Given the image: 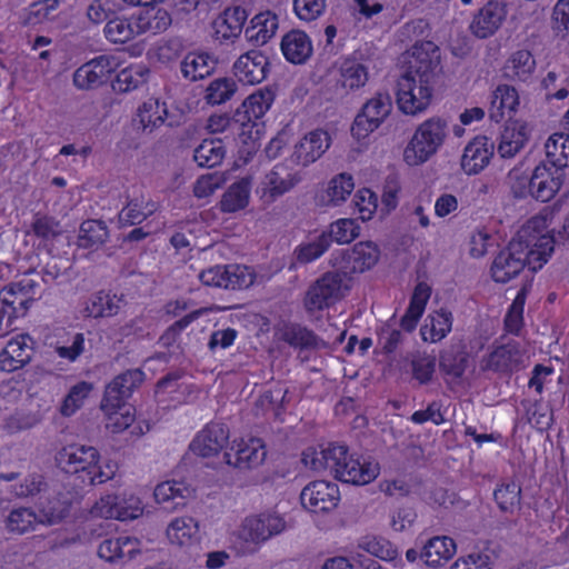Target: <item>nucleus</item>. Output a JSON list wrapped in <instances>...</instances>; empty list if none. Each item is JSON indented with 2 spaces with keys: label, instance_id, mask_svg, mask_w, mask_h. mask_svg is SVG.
Instances as JSON below:
<instances>
[{
  "label": "nucleus",
  "instance_id": "14",
  "mask_svg": "<svg viewBox=\"0 0 569 569\" xmlns=\"http://www.w3.org/2000/svg\"><path fill=\"white\" fill-rule=\"evenodd\" d=\"M302 507L315 513H326L337 508L340 490L336 482L317 480L308 483L300 493Z\"/></svg>",
  "mask_w": 569,
  "mask_h": 569
},
{
  "label": "nucleus",
  "instance_id": "64",
  "mask_svg": "<svg viewBox=\"0 0 569 569\" xmlns=\"http://www.w3.org/2000/svg\"><path fill=\"white\" fill-rule=\"evenodd\" d=\"M551 28L561 38L569 36V0H557L551 12Z\"/></svg>",
  "mask_w": 569,
  "mask_h": 569
},
{
  "label": "nucleus",
  "instance_id": "62",
  "mask_svg": "<svg viewBox=\"0 0 569 569\" xmlns=\"http://www.w3.org/2000/svg\"><path fill=\"white\" fill-rule=\"evenodd\" d=\"M119 496L114 493H108L100 497L99 500L90 509V516L92 518L101 519H114L119 520L118 511Z\"/></svg>",
  "mask_w": 569,
  "mask_h": 569
},
{
  "label": "nucleus",
  "instance_id": "25",
  "mask_svg": "<svg viewBox=\"0 0 569 569\" xmlns=\"http://www.w3.org/2000/svg\"><path fill=\"white\" fill-rule=\"evenodd\" d=\"M199 531L200 525L197 519L190 516H180L168 523L166 537L171 546L189 548L199 542Z\"/></svg>",
  "mask_w": 569,
  "mask_h": 569
},
{
  "label": "nucleus",
  "instance_id": "22",
  "mask_svg": "<svg viewBox=\"0 0 569 569\" xmlns=\"http://www.w3.org/2000/svg\"><path fill=\"white\" fill-rule=\"evenodd\" d=\"M563 174L558 168L538 164L531 177V197L541 202L551 200L562 184Z\"/></svg>",
  "mask_w": 569,
  "mask_h": 569
},
{
  "label": "nucleus",
  "instance_id": "32",
  "mask_svg": "<svg viewBox=\"0 0 569 569\" xmlns=\"http://www.w3.org/2000/svg\"><path fill=\"white\" fill-rule=\"evenodd\" d=\"M247 11L239 6L227 8L213 21V30L217 39L231 40L238 38L247 20Z\"/></svg>",
  "mask_w": 569,
  "mask_h": 569
},
{
  "label": "nucleus",
  "instance_id": "6",
  "mask_svg": "<svg viewBox=\"0 0 569 569\" xmlns=\"http://www.w3.org/2000/svg\"><path fill=\"white\" fill-rule=\"evenodd\" d=\"M348 289L345 274L327 272L308 288L303 306L308 312L328 309L341 300Z\"/></svg>",
  "mask_w": 569,
  "mask_h": 569
},
{
  "label": "nucleus",
  "instance_id": "27",
  "mask_svg": "<svg viewBox=\"0 0 569 569\" xmlns=\"http://www.w3.org/2000/svg\"><path fill=\"white\" fill-rule=\"evenodd\" d=\"M520 106L519 93L509 84H500L492 92L490 106V119L499 122L503 118H511Z\"/></svg>",
  "mask_w": 569,
  "mask_h": 569
},
{
  "label": "nucleus",
  "instance_id": "18",
  "mask_svg": "<svg viewBox=\"0 0 569 569\" xmlns=\"http://www.w3.org/2000/svg\"><path fill=\"white\" fill-rule=\"evenodd\" d=\"M32 345L28 333L12 337L0 351V370L10 373L26 367L32 359Z\"/></svg>",
  "mask_w": 569,
  "mask_h": 569
},
{
  "label": "nucleus",
  "instance_id": "41",
  "mask_svg": "<svg viewBox=\"0 0 569 569\" xmlns=\"http://www.w3.org/2000/svg\"><path fill=\"white\" fill-rule=\"evenodd\" d=\"M157 210V203L149 197L141 194L132 198L119 212V222L123 226L141 223Z\"/></svg>",
  "mask_w": 569,
  "mask_h": 569
},
{
  "label": "nucleus",
  "instance_id": "45",
  "mask_svg": "<svg viewBox=\"0 0 569 569\" xmlns=\"http://www.w3.org/2000/svg\"><path fill=\"white\" fill-rule=\"evenodd\" d=\"M536 70V60L530 51L518 50L507 60L505 71L507 77L526 82Z\"/></svg>",
  "mask_w": 569,
  "mask_h": 569
},
{
  "label": "nucleus",
  "instance_id": "47",
  "mask_svg": "<svg viewBox=\"0 0 569 569\" xmlns=\"http://www.w3.org/2000/svg\"><path fill=\"white\" fill-rule=\"evenodd\" d=\"M108 408L101 402V409L106 416V428L113 433H119L129 428L134 421V409L130 405L113 403Z\"/></svg>",
  "mask_w": 569,
  "mask_h": 569
},
{
  "label": "nucleus",
  "instance_id": "63",
  "mask_svg": "<svg viewBox=\"0 0 569 569\" xmlns=\"http://www.w3.org/2000/svg\"><path fill=\"white\" fill-rule=\"evenodd\" d=\"M58 0H41L32 3L26 12L27 24H38L50 19L51 13L58 9Z\"/></svg>",
  "mask_w": 569,
  "mask_h": 569
},
{
  "label": "nucleus",
  "instance_id": "55",
  "mask_svg": "<svg viewBox=\"0 0 569 569\" xmlns=\"http://www.w3.org/2000/svg\"><path fill=\"white\" fill-rule=\"evenodd\" d=\"M335 447H336L335 443H329L326 447L320 446V447L307 448L302 452L303 465L313 471H322V470L331 471V466H332L331 457H332Z\"/></svg>",
  "mask_w": 569,
  "mask_h": 569
},
{
  "label": "nucleus",
  "instance_id": "3",
  "mask_svg": "<svg viewBox=\"0 0 569 569\" xmlns=\"http://www.w3.org/2000/svg\"><path fill=\"white\" fill-rule=\"evenodd\" d=\"M58 466L70 473H82L92 486L102 485L116 477L118 463L112 459H102L96 447L70 443L56 455Z\"/></svg>",
  "mask_w": 569,
  "mask_h": 569
},
{
  "label": "nucleus",
  "instance_id": "8",
  "mask_svg": "<svg viewBox=\"0 0 569 569\" xmlns=\"http://www.w3.org/2000/svg\"><path fill=\"white\" fill-rule=\"evenodd\" d=\"M198 278L204 286L229 290L246 289L254 282L251 268L241 264L212 266L202 270Z\"/></svg>",
  "mask_w": 569,
  "mask_h": 569
},
{
  "label": "nucleus",
  "instance_id": "46",
  "mask_svg": "<svg viewBox=\"0 0 569 569\" xmlns=\"http://www.w3.org/2000/svg\"><path fill=\"white\" fill-rule=\"evenodd\" d=\"M379 256L380 251L376 243L361 241L352 247L348 254V261L353 272H363L378 262Z\"/></svg>",
  "mask_w": 569,
  "mask_h": 569
},
{
  "label": "nucleus",
  "instance_id": "40",
  "mask_svg": "<svg viewBox=\"0 0 569 569\" xmlns=\"http://www.w3.org/2000/svg\"><path fill=\"white\" fill-rule=\"evenodd\" d=\"M355 190V181L349 173H339L332 177L321 196V203L325 206H340L350 197Z\"/></svg>",
  "mask_w": 569,
  "mask_h": 569
},
{
  "label": "nucleus",
  "instance_id": "19",
  "mask_svg": "<svg viewBox=\"0 0 569 569\" xmlns=\"http://www.w3.org/2000/svg\"><path fill=\"white\" fill-rule=\"evenodd\" d=\"M228 439V428L223 423L212 422L197 433L189 448L198 457H213L224 448Z\"/></svg>",
  "mask_w": 569,
  "mask_h": 569
},
{
  "label": "nucleus",
  "instance_id": "54",
  "mask_svg": "<svg viewBox=\"0 0 569 569\" xmlns=\"http://www.w3.org/2000/svg\"><path fill=\"white\" fill-rule=\"evenodd\" d=\"M237 91V83L231 78H217L212 80L204 94L208 104L218 106L227 102Z\"/></svg>",
  "mask_w": 569,
  "mask_h": 569
},
{
  "label": "nucleus",
  "instance_id": "61",
  "mask_svg": "<svg viewBox=\"0 0 569 569\" xmlns=\"http://www.w3.org/2000/svg\"><path fill=\"white\" fill-rule=\"evenodd\" d=\"M493 559L489 550L472 551L459 557L451 569H492Z\"/></svg>",
  "mask_w": 569,
  "mask_h": 569
},
{
  "label": "nucleus",
  "instance_id": "1",
  "mask_svg": "<svg viewBox=\"0 0 569 569\" xmlns=\"http://www.w3.org/2000/svg\"><path fill=\"white\" fill-rule=\"evenodd\" d=\"M553 249L555 239L547 216H535L497 254L491 264V277L496 282L506 283L516 278L526 264L533 271L541 269Z\"/></svg>",
  "mask_w": 569,
  "mask_h": 569
},
{
  "label": "nucleus",
  "instance_id": "7",
  "mask_svg": "<svg viewBox=\"0 0 569 569\" xmlns=\"http://www.w3.org/2000/svg\"><path fill=\"white\" fill-rule=\"evenodd\" d=\"M300 181L301 176L297 170L280 162L261 177L256 192L263 203L270 204L290 192Z\"/></svg>",
  "mask_w": 569,
  "mask_h": 569
},
{
  "label": "nucleus",
  "instance_id": "35",
  "mask_svg": "<svg viewBox=\"0 0 569 569\" xmlns=\"http://www.w3.org/2000/svg\"><path fill=\"white\" fill-rule=\"evenodd\" d=\"M453 316L447 309H439L430 313L420 329L423 341L436 343L445 339L452 330Z\"/></svg>",
  "mask_w": 569,
  "mask_h": 569
},
{
  "label": "nucleus",
  "instance_id": "13",
  "mask_svg": "<svg viewBox=\"0 0 569 569\" xmlns=\"http://www.w3.org/2000/svg\"><path fill=\"white\" fill-rule=\"evenodd\" d=\"M527 355L521 345L516 340L493 346L491 351L480 360V369L483 371L508 372L523 366Z\"/></svg>",
  "mask_w": 569,
  "mask_h": 569
},
{
  "label": "nucleus",
  "instance_id": "16",
  "mask_svg": "<svg viewBox=\"0 0 569 569\" xmlns=\"http://www.w3.org/2000/svg\"><path fill=\"white\" fill-rule=\"evenodd\" d=\"M40 283L38 280L24 277L18 281H13L4 286L0 290V301L11 307L14 316L24 313L32 303L38 299Z\"/></svg>",
  "mask_w": 569,
  "mask_h": 569
},
{
  "label": "nucleus",
  "instance_id": "30",
  "mask_svg": "<svg viewBox=\"0 0 569 569\" xmlns=\"http://www.w3.org/2000/svg\"><path fill=\"white\" fill-rule=\"evenodd\" d=\"M529 128L526 122L513 120L506 124L498 144V153L502 158L515 157L527 143Z\"/></svg>",
  "mask_w": 569,
  "mask_h": 569
},
{
  "label": "nucleus",
  "instance_id": "49",
  "mask_svg": "<svg viewBox=\"0 0 569 569\" xmlns=\"http://www.w3.org/2000/svg\"><path fill=\"white\" fill-rule=\"evenodd\" d=\"M546 157L552 168L561 170L569 166V136L551 134L545 143Z\"/></svg>",
  "mask_w": 569,
  "mask_h": 569
},
{
  "label": "nucleus",
  "instance_id": "11",
  "mask_svg": "<svg viewBox=\"0 0 569 569\" xmlns=\"http://www.w3.org/2000/svg\"><path fill=\"white\" fill-rule=\"evenodd\" d=\"M68 506L61 505L59 508H42L40 513H36L31 508L20 507L12 509L6 520L8 531L17 535H23L32 531L38 525L51 526L66 517Z\"/></svg>",
  "mask_w": 569,
  "mask_h": 569
},
{
  "label": "nucleus",
  "instance_id": "57",
  "mask_svg": "<svg viewBox=\"0 0 569 569\" xmlns=\"http://www.w3.org/2000/svg\"><path fill=\"white\" fill-rule=\"evenodd\" d=\"M329 246L330 240L328 239L327 233L322 232L313 240L303 242L296 248L295 254L297 261L300 263L312 262L320 258L328 250Z\"/></svg>",
  "mask_w": 569,
  "mask_h": 569
},
{
  "label": "nucleus",
  "instance_id": "28",
  "mask_svg": "<svg viewBox=\"0 0 569 569\" xmlns=\"http://www.w3.org/2000/svg\"><path fill=\"white\" fill-rule=\"evenodd\" d=\"M453 539L447 536L430 538L420 551V559L431 568H438L448 562L456 553Z\"/></svg>",
  "mask_w": 569,
  "mask_h": 569
},
{
  "label": "nucleus",
  "instance_id": "5",
  "mask_svg": "<svg viewBox=\"0 0 569 569\" xmlns=\"http://www.w3.org/2000/svg\"><path fill=\"white\" fill-rule=\"evenodd\" d=\"M331 472L335 478L347 483L362 486L373 481L380 471L375 461L361 459L349 452L342 445H336L332 452Z\"/></svg>",
  "mask_w": 569,
  "mask_h": 569
},
{
  "label": "nucleus",
  "instance_id": "36",
  "mask_svg": "<svg viewBox=\"0 0 569 569\" xmlns=\"http://www.w3.org/2000/svg\"><path fill=\"white\" fill-rule=\"evenodd\" d=\"M369 79L366 64L355 58H345L339 63L338 83L346 91H356L365 87Z\"/></svg>",
  "mask_w": 569,
  "mask_h": 569
},
{
  "label": "nucleus",
  "instance_id": "10",
  "mask_svg": "<svg viewBox=\"0 0 569 569\" xmlns=\"http://www.w3.org/2000/svg\"><path fill=\"white\" fill-rule=\"evenodd\" d=\"M286 527L287 523L282 516L266 511L244 518L238 530V537L246 542L260 546L273 536L283 532Z\"/></svg>",
  "mask_w": 569,
  "mask_h": 569
},
{
  "label": "nucleus",
  "instance_id": "39",
  "mask_svg": "<svg viewBox=\"0 0 569 569\" xmlns=\"http://www.w3.org/2000/svg\"><path fill=\"white\" fill-rule=\"evenodd\" d=\"M252 179L243 177L234 181L223 193L220 207L223 212H236L244 209L250 199Z\"/></svg>",
  "mask_w": 569,
  "mask_h": 569
},
{
  "label": "nucleus",
  "instance_id": "23",
  "mask_svg": "<svg viewBox=\"0 0 569 569\" xmlns=\"http://www.w3.org/2000/svg\"><path fill=\"white\" fill-rule=\"evenodd\" d=\"M493 150L495 146L487 137H475L463 149L461 169L468 176L478 174L489 164Z\"/></svg>",
  "mask_w": 569,
  "mask_h": 569
},
{
  "label": "nucleus",
  "instance_id": "48",
  "mask_svg": "<svg viewBox=\"0 0 569 569\" xmlns=\"http://www.w3.org/2000/svg\"><path fill=\"white\" fill-rule=\"evenodd\" d=\"M276 336L295 348H308L317 345V337L313 332L296 323H282L277 328Z\"/></svg>",
  "mask_w": 569,
  "mask_h": 569
},
{
  "label": "nucleus",
  "instance_id": "50",
  "mask_svg": "<svg viewBox=\"0 0 569 569\" xmlns=\"http://www.w3.org/2000/svg\"><path fill=\"white\" fill-rule=\"evenodd\" d=\"M149 76V68L142 63L130 64L119 71L113 84L114 90L121 92H129L138 89L147 82Z\"/></svg>",
  "mask_w": 569,
  "mask_h": 569
},
{
  "label": "nucleus",
  "instance_id": "60",
  "mask_svg": "<svg viewBox=\"0 0 569 569\" xmlns=\"http://www.w3.org/2000/svg\"><path fill=\"white\" fill-rule=\"evenodd\" d=\"M360 227L353 219H339L331 223L329 233H327L329 240H333L337 243H349L359 236Z\"/></svg>",
  "mask_w": 569,
  "mask_h": 569
},
{
  "label": "nucleus",
  "instance_id": "4",
  "mask_svg": "<svg viewBox=\"0 0 569 569\" xmlns=\"http://www.w3.org/2000/svg\"><path fill=\"white\" fill-rule=\"evenodd\" d=\"M449 132V122L442 117L422 121L403 150L405 162L415 167L429 161L442 148Z\"/></svg>",
  "mask_w": 569,
  "mask_h": 569
},
{
  "label": "nucleus",
  "instance_id": "33",
  "mask_svg": "<svg viewBox=\"0 0 569 569\" xmlns=\"http://www.w3.org/2000/svg\"><path fill=\"white\" fill-rule=\"evenodd\" d=\"M153 496L158 503L169 505V509H177L192 498L193 489L183 481H163L154 488Z\"/></svg>",
  "mask_w": 569,
  "mask_h": 569
},
{
  "label": "nucleus",
  "instance_id": "42",
  "mask_svg": "<svg viewBox=\"0 0 569 569\" xmlns=\"http://www.w3.org/2000/svg\"><path fill=\"white\" fill-rule=\"evenodd\" d=\"M430 295L431 289L427 283L420 282L416 286L409 307L401 318L400 325L405 330L411 331L416 328L426 309Z\"/></svg>",
  "mask_w": 569,
  "mask_h": 569
},
{
  "label": "nucleus",
  "instance_id": "51",
  "mask_svg": "<svg viewBox=\"0 0 569 569\" xmlns=\"http://www.w3.org/2000/svg\"><path fill=\"white\" fill-rule=\"evenodd\" d=\"M226 150L221 140H203L193 152V159L200 167L212 168L221 163Z\"/></svg>",
  "mask_w": 569,
  "mask_h": 569
},
{
  "label": "nucleus",
  "instance_id": "9",
  "mask_svg": "<svg viewBox=\"0 0 569 569\" xmlns=\"http://www.w3.org/2000/svg\"><path fill=\"white\" fill-rule=\"evenodd\" d=\"M97 556L109 565H124L146 556L149 559V550L142 541L132 536H118L103 539L97 547Z\"/></svg>",
  "mask_w": 569,
  "mask_h": 569
},
{
  "label": "nucleus",
  "instance_id": "43",
  "mask_svg": "<svg viewBox=\"0 0 569 569\" xmlns=\"http://www.w3.org/2000/svg\"><path fill=\"white\" fill-rule=\"evenodd\" d=\"M180 69L184 79L196 81L213 71L214 60L204 52H189L181 61Z\"/></svg>",
  "mask_w": 569,
  "mask_h": 569
},
{
  "label": "nucleus",
  "instance_id": "24",
  "mask_svg": "<svg viewBox=\"0 0 569 569\" xmlns=\"http://www.w3.org/2000/svg\"><path fill=\"white\" fill-rule=\"evenodd\" d=\"M330 146L331 137L328 131L316 129L308 132L300 140L296 146L293 156L299 164L307 167L320 159Z\"/></svg>",
  "mask_w": 569,
  "mask_h": 569
},
{
  "label": "nucleus",
  "instance_id": "2",
  "mask_svg": "<svg viewBox=\"0 0 569 569\" xmlns=\"http://www.w3.org/2000/svg\"><path fill=\"white\" fill-rule=\"evenodd\" d=\"M405 62L407 70L397 84V104L405 114L416 116L431 102L440 71L439 49L431 41L418 42L407 51Z\"/></svg>",
  "mask_w": 569,
  "mask_h": 569
},
{
  "label": "nucleus",
  "instance_id": "15",
  "mask_svg": "<svg viewBox=\"0 0 569 569\" xmlns=\"http://www.w3.org/2000/svg\"><path fill=\"white\" fill-rule=\"evenodd\" d=\"M113 56H99L79 67L73 73V84L80 90H90L106 83L117 70Z\"/></svg>",
  "mask_w": 569,
  "mask_h": 569
},
{
  "label": "nucleus",
  "instance_id": "31",
  "mask_svg": "<svg viewBox=\"0 0 569 569\" xmlns=\"http://www.w3.org/2000/svg\"><path fill=\"white\" fill-rule=\"evenodd\" d=\"M122 297L106 291L93 293L80 310L84 318H103L116 316L122 308Z\"/></svg>",
  "mask_w": 569,
  "mask_h": 569
},
{
  "label": "nucleus",
  "instance_id": "38",
  "mask_svg": "<svg viewBox=\"0 0 569 569\" xmlns=\"http://www.w3.org/2000/svg\"><path fill=\"white\" fill-rule=\"evenodd\" d=\"M167 116L166 103L157 98H149L139 106L136 121L144 132H152L164 123Z\"/></svg>",
  "mask_w": 569,
  "mask_h": 569
},
{
  "label": "nucleus",
  "instance_id": "56",
  "mask_svg": "<svg viewBox=\"0 0 569 569\" xmlns=\"http://www.w3.org/2000/svg\"><path fill=\"white\" fill-rule=\"evenodd\" d=\"M495 500L500 510L513 512L520 507L521 487L515 482H503L493 492Z\"/></svg>",
  "mask_w": 569,
  "mask_h": 569
},
{
  "label": "nucleus",
  "instance_id": "59",
  "mask_svg": "<svg viewBox=\"0 0 569 569\" xmlns=\"http://www.w3.org/2000/svg\"><path fill=\"white\" fill-rule=\"evenodd\" d=\"M359 547L385 561H393L399 556L397 548L383 538L366 537L361 540Z\"/></svg>",
  "mask_w": 569,
  "mask_h": 569
},
{
  "label": "nucleus",
  "instance_id": "58",
  "mask_svg": "<svg viewBox=\"0 0 569 569\" xmlns=\"http://www.w3.org/2000/svg\"><path fill=\"white\" fill-rule=\"evenodd\" d=\"M92 391V385L86 381L74 385L66 396L60 412L62 416L70 417L76 413L83 405Z\"/></svg>",
  "mask_w": 569,
  "mask_h": 569
},
{
  "label": "nucleus",
  "instance_id": "44",
  "mask_svg": "<svg viewBox=\"0 0 569 569\" xmlns=\"http://www.w3.org/2000/svg\"><path fill=\"white\" fill-rule=\"evenodd\" d=\"M106 38L112 43H127L140 36L134 16L117 17L107 22L103 29Z\"/></svg>",
  "mask_w": 569,
  "mask_h": 569
},
{
  "label": "nucleus",
  "instance_id": "37",
  "mask_svg": "<svg viewBox=\"0 0 569 569\" xmlns=\"http://www.w3.org/2000/svg\"><path fill=\"white\" fill-rule=\"evenodd\" d=\"M134 18L140 36L146 32H162L171 24L169 12L164 8L152 3L143 6Z\"/></svg>",
  "mask_w": 569,
  "mask_h": 569
},
{
  "label": "nucleus",
  "instance_id": "20",
  "mask_svg": "<svg viewBox=\"0 0 569 569\" xmlns=\"http://www.w3.org/2000/svg\"><path fill=\"white\" fill-rule=\"evenodd\" d=\"M234 77L244 84L262 82L269 71V61L259 50H249L241 54L233 63Z\"/></svg>",
  "mask_w": 569,
  "mask_h": 569
},
{
  "label": "nucleus",
  "instance_id": "29",
  "mask_svg": "<svg viewBox=\"0 0 569 569\" xmlns=\"http://www.w3.org/2000/svg\"><path fill=\"white\" fill-rule=\"evenodd\" d=\"M279 28V20L276 13L263 11L257 13L244 30L246 39L254 46H263L273 38Z\"/></svg>",
  "mask_w": 569,
  "mask_h": 569
},
{
  "label": "nucleus",
  "instance_id": "17",
  "mask_svg": "<svg viewBox=\"0 0 569 569\" xmlns=\"http://www.w3.org/2000/svg\"><path fill=\"white\" fill-rule=\"evenodd\" d=\"M264 443L259 438L239 439L224 452L226 462L240 469L259 467L266 459Z\"/></svg>",
  "mask_w": 569,
  "mask_h": 569
},
{
  "label": "nucleus",
  "instance_id": "34",
  "mask_svg": "<svg viewBox=\"0 0 569 569\" xmlns=\"http://www.w3.org/2000/svg\"><path fill=\"white\" fill-rule=\"evenodd\" d=\"M281 51L289 62L300 64L311 57L312 43L303 31L292 30L283 36Z\"/></svg>",
  "mask_w": 569,
  "mask_h": 569
},
{
  "label": "nucleus",
  "instance_id": "21",
  "mask_svg": "<svg viewBox=\"0 0 569 569\" xmlns=\"http://www.w3.org/2000/svg\"><path fill=\"white\" fill-rule=\"evenodd\" d=\"M506 17V4L498 0H490L475 14L470 30L479 39L489 38L499 30Z\"/></svg>",
  "mask_w": 569,
  "mask_h": 569
},
{
  "label": "nucleus",
  "instance_id": "12",
  "mask_svg": "<svg viewBox=\"0 0 569 569\" xmlns=\"http://www.w3.org/2000/svg\"><path fill=\"white\" fill-rule=\"evenodd\" d=\"M392 104L389 96L378 93L369 99L356 116L351 126V133L357 140L368 138L386 120Z\"/></svg>",
  "mask_w": 569,
  "mask_h": 569
},
{
  "label": "nucleus",
  "instance_id": "53",
  "mask_svg": "<svg viewBox=\"0 0 569 569\" xmlns=\"http://www.w3.org/2000/svg\"><path fill=\"white\" fill-rule=\"evenodd\" d=\"M108 238V229L102 221L87 220L80 226L78 244L82 248H93L102 244Z\"/></svg>",
  "mask_w": 569,
  "mask_h": 569
},
{
  "label": "nucleus",
  "instance_id": "26",
  "mask_svg": "<svg viewBox=\"0 0 569 569\" xmlns=\"http://www.w3.org/2000/svg\"><path fill=\"white\" fill-rule=\"evenodd\" d=\"M143 377L141 370H128L120 373L106 387L102 401L106 402L108 408H112L113 403L127 405L126 399L142 382Z\"/></svg>",
  "mask_w": 569,
  "mask_h": 569
},
{
  "label": "nucleus",
  "instance_id": "52",
  "mask_svg": "<svg viewBox=\"0 0 569 569\" xmlns=\"http://www.w3.org/2000/svg\"><path fill=\"white\" fill-rule=\"evenodd\" d=\"M274 101V92L270 88L259 89L250 94L242 103L248 121L266 114Z\"/></svg>",
  "mask_w": 569,
  "mask_h": 569
}]
</instances>
